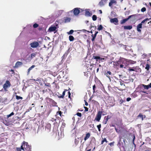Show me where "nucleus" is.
I'll return each mask as SVG.
<instances>
[{
    "instance_id": "1",
    "label": "nucleus",
    "mask_w": 151,
    "mask_h": 151,
    "mask_svg": "<svg viewBox=\"0 0 151 151\" xmlns=\"http://www.w3.org/2000/svg\"><path fill=\"white\" fill-rule=\"evenodd\" d=\"M127 62H128V60L127 59L122 58L119 60L118 61L116 64L117 66H119L120 68H125L128 65Z\"/></svg>"
},
{
    "instance_id": "2",
    "label": "nucleus",
    "mask_w": 151,
    "mask_h": 151,
    "mask_svg": "<svg viewBox=\"0 0 151 151\" xmlns=\"http://www.w3.org/2000/svg\"><path fill=\"white\" fill-rule=\"evenodd\" d=\"M21 148L23 151H30L31 149V146L28 145L27 142H23L21 146Z\"/></svg>"
},
{
    "instance_id": "3",
    "label": "nucleus",
    "mask_w": 151,
    "mask_h": 151,
    "mask_svg": "<svg viewBox=\"0 0 151 151\" xmlns=\"http://www.w3.org/2000/svg\"><path fill=\"white\" fill-rule=\"evenodd\" d=\"M102 113V111H100L98 112L95 119L97 121L99 122L100 121Z\"/></svg>"
},
{
    "instance_id": "4",
    "label": "nucleus",
    "mask_w": 151,
    "mask_h": 151,
    "mask_svg": "<svg viewBox=\"0 0 151 151\" xmlns=\"http://www.w3.org/2000/svg\"><path fill=\"white\" fill-rule=\"evenodd\" d=\"M30 45L31 47L35 48L38 47L39 45V44L37 42H34L30 43Z\"/></svg>"
},
{
    "instance_id": "5",
    "label": "nucleus",
    "mask_w": 151,
    "mask_h": 151,
    "mask_svg": "<svg viewBox=\"0 0 151 151\" xmlns=\"http://www.w3.org/2000/svg\"><path fill=\"white\" fill-rule=\"evenodd\" d=\"M57 27L55 26L52 25L49 28L48 31L49 32H53L56 30Z\"/></svg>"
},
{
    "instance_id": "6",
    "label": "nucleus",
    "mask_w": 151,
    "mask_h": 151,
    "mask_svg": "<svg viewBox=\"0 0 151 151\" xmlns=\"http://www.w3.org/2000/svg\"><path fill=\"white\" fill-rule=\"evenodd\" d=\"M79 8H75L73 9V13L76 16L78 15L80 13Z\"/></svg>"
},
{
    "instance_id": "7",
    "label": "nucleus",
    "mask_w": 151,
    "mask_h": 151,
    "mask_svg": "<svg viewBox=\"0 0 151 151\" xmlns=\"http://www.w3.org/2000/svg\"><path fill=\"white\" fill-rule=\"evenodd\" d=\"M110 21L111 23H114L115 25L117 24V23L118 22V19L116 18H114L111 19Z\"/></svg>"
},
{
    "instance_id": "8",
    "label": "nucleus",
    "mask_w": 151,
    "mask_h": 151,
    "mask_svg": "<svg viewBox=\"0 0 151 151\" xmlns=\"http://www.w3.org/2000/svg\"><path fill=\"white\" fill-rule=\"evenodd\" d=\"M10 85L9 82L8 81H7L4 85V88L5 89H6L8 87H10Z\"/></svg>"
},
{
    "instance_id": "9",
    "label": "nucleus",
    "mask_w": 151,
    "mask_h": 151,
    "mask_svg": "<svg viewBox=\"0 0 151 151\" xmlns=\"http://www.w3.org/2000/svg\"><path fill=\"white\" fill-rule=\"evenodd\" d=\"M105 75L110 80H111V76L112 75V73L111 72L109 71H107V72L105 73Z\"/></svg>"
},
{
    "instance_id": "10",
    "label": "nucleus",
    "mask_w": 151,
    "mask_h": 151,
    "mask_svg": "<svg viewBox=\"0 0 151 151\" xmlns=\"http://www.w3.org/2000/svg\"><path fill=\"white\" fill-rule=\"evenodd\" d=\"M51 127V124L49 123L47 124L45 126V129L47 132H49L50 131Z\"/></svg>"
},
{
    "instance_id": "11",
    "label": "nucleus",
    "mask_w": 151,
    "mask_h": 151,
    "mask_svg": "<svg viewBox=\"0 0 151 151\" xmlns=\"http://www.w3.org/2000/svg\"><path fill=\"white\" fill-rule=\"evenodd\" d=\"M108 0H101L99 2V4L101 6H104Z\"/></svg>"
},
{
    "instance_id": "12",
    "label": "nucleus",
    "mask_w": 151,
    "mask_h": 151,
    "mask_svg": "<svg viewBox=\"0 0 151 151\" xmlns=\"http://www.w3.org/2000/svg\"><path fill=\"white\" fill-rule=\"evenodd\" d=\"M22 65V62L17 61L15 64V67L16 68H17L21 66Z\"/></svg>"
},
{
    "instance_id": "13",
    "label": "nucleus",
    "mask_w": 151,
    "mask_h": 151,
    "mask_svg": "<svg viewBox=\"0 0 151 151\" xmlns=\"http://www.w3.org/2000/svg\"><path fill=\"white\" fill-rule=\"evenodd\" d=\"M142 24H139L137 26V30L139 32H141V30L140 29V28H142Z\"/></svg>"
},
{
    "instance_id": "14",
    "label": "nucleus",
    "mask_w": 151,
    "mask_h": 151,
    "mask_svg": "<svg viewBox=\"0 0 151 151\" xmlns=\"http://www.w3.org/2000/svg\"><path fill=\"white\" fill-rule=\"evenodd\" d=\"M86 11L85 15L87 16H91L92 14H91V13L89 12V9H86L85 10Z\"/></svg>"
},
{
    "instance_id": "15",
    "label": "nucleus",
    "mask_w": 151,
    "mask_h": 151,
    "mask_svg": "<svg viewBox=\"0 0 151 151\" xmlns=\"http://www.w3.org/2000/svg\"><path fill=\"white\" fill-rule=\"evenodd\" d=\"M129 17H130V19L131 18V19L132 21H134L137 19L136 15L135 14L129 16Z\"/></svg>"
},
{
    "instance_id": "16",
    "label": "nucleus",
    "mask_w": 151,
    "mask_h": 151,
    "mask_svg": "<svg viewBox=\"0 0 151 151\" xmlns=\"http://www.w3.org/2000/svg\"><path fill=\"white\" fill-rule=\"evenodd\" d=\"M116 0H111V1L109 3V6L111 7L113 4H116Z\"/></svg>"
},
{
    "instance_id": "17",
    "label": "nucleus",
    "mask_w": 151,
    "mask_h": 151,
    "mask_svg": "<svg viewBox=\"0 0 151 151\" xmlns=\"http://www.w3.org/2000/svg\"><path fill=\"white\" fill-rule=\"evenodd\" d=\"M7 101V99L6 98H2L0 100V102L2 103H6Z\"/></svg>"
},
{
    "instance_id": "18",
    "label": "nucleus",
    "mask_w": 151,
    "mask_h": 151,
    "mask_svg": "<svg viewBox=\"0 0 151 151\" xmlns=\"http://www.w3.org/2000/svg\"><path fill=\"white\" fill-rule=\"evenodd\" d=\"M124 28L125 29L130 30L132 28V27L131 25L125 26H124Z\"/></svg>"
},
{
    "instance_id": "19",
    "label": "nucleus",
    "mask_w": 151,
    "mask_h": 151,
    "mask_svg": "<svg viewBox=\"0 0 151 151\" xmlns=\"http://www.w3.org/2000/svg\"><path fill=\"white\" fill-rule=\"evenodd\" d=\"M70 18L66 17L64 19V22L65 23H66L70 22Z\"/></svg>"
},
{
    "instance_id": "20",
    "label": "nucleus",
    "mask_w": 151,
    "mask_h": 151,
    "mask_svg": "<svg viewBox=\"0 0 151 151\" xmlns=\"http://www.w3.org/2000/svg\"><path fill=\"white\" fill-rule=\"evenodd\" d=\"M90 136V134L89 133H88L86 134L85 137L84 138L85 141H86L88 138H89Z\"/></svg>"
},
{
    "instance_id": "21",
    "label": "nucleus",
    "mask_w": 151,
    "mask_h": 151,
    "mask_svg": "<svg viewBox=\"0 0 151 151\" xmlns=\"http://www.w3.org/2000/svg\"><path fill=\"white\" fill-rule=\"evenodd\" d=\"M130 17H128L127 18L123 19L121 22V24H123L125 23L129 19H130Z\"/></svg>"
},
{
    "instance_id": "22",
    "label": "nucleus",
    "mask_w": 151,
    "mask_h": 151,
    "mask_svg": "<svg viewBox=\"0 0 151 151\" xmlns=\"http://www.w3.org/2000/svg\"><path fill=\"white\" fill-rule=\"evenodd\" d=\"M35 65H32L31 67H30L28 70V74L30 72V71L32 70L33 68L35 67Z\"/></svg>"
},
{
    "instance_id": "23",
    "label": "nucleus",
    "mask_w": 151,
    "mask_h": 151,
    "mask_svg": "<svg viewBox=\"0 0 151 151\" xmlns=\"http://www.w3.org/2000/svg\"><path fill=\"white\" fill-rule=\"evenodd\" d=\"M69 40L70 41H73L74 40V38L73 36L72 35H70L69 37Z\"/></svg>"
},
{
    "instance_id": "24",
    "label": "nucleus",
    "mask_w": 151,
    "mask_h": 151,
    "mask_svg": "<svg viewBox=\"0 0 151 151\" xmlns=\"http://www.w3.org/2000/svg\"><path fill=\"white\" fill-rule=\"evenodd\" d=\"M93 57H94V59H96V60H97L98 59L99 60H102V59L104 60V58H101V57L100 56H93Z\"/></svg>"
},
{
    "instance_id": "25",
    "label": "nucleus",
    "mask_w": 151,
    "mask_h": 151,
    "mask_svg": "<svg viewBox=\"0 0 151 151\" xmlns=\"http://www.w3.org/2000/svg\"><path fill=\"white\" fill-rule=\"evenodd\" d=\"M65 91H63V92L62 95L58 96V97L59 98H63L64 96H65Z\"/></svg>"
},
{
    "instance_id": "26",
    "label": "nucleus",
    "mask_w": 151,
    "mask_h": 151,
    "mask_svg": "<svg viewBox=\"0 0 151 151\" xmlns=\"http://www.w3.org/2000/svg\"><path fill=\"white\" fill-rule=\"evenodd\" d=\"M142 86L145 89L147 90V89H149V88L148 85H145L144 84H142Z\"/></svg>"
},
{
    "instance_id": "27",
    "label": "nucleus",
    "mask_w": 151,
    "mask_h": 151,
    "mask_svg": "<svg viewBox=\"0 0 151 151\" xmlns=\"http://www.w3.org/2000/svg\"><path fill=\"white\" fill-rule=\"evenodd\" d=\"M4 123L6 126H8L10 124V122H9L5 120L3 122Z\"/></svg>"
},
{
    "instance_id": "28",
    "label": "nucleus",
    "mask_w": 151,
    "mask_h": 151,
    "mask_svg": "<svg viewBox=\"0 0 151 151\" xmlns=\"http://www.w3.org/2000/svg\"><path fill=\"white\" fill-rule=\"evenodd\" d=\"M138 116L140 117L141 118L142 120H143V118L145 117V115H143L141 114H139Z\"/></svg>"
},
{
    "instance_id": "29",
    "label": "nucleus",
    "mask_w": 151,
    "mask_h": 151,
    "mask_svg": "<svg viewBox=\"0 0 151 151\" xmlns=\"http://www.w3.org/2000/svg\"><path fill=\"white\" fill-rule=\"evenodd\" d=\"M14 114L13 113V112H12L9 115H7L6 116L7 118H8L10 117V116H11L13 115Z\"/></svg>"
},
{
    "instance_id": "30",
    "label": "nucleus",
    "mask_w": 151,
    "mask_h": 151,
    "mask_svg": "<svg viewBox=\"0 0 151 151\" xmlns=\"http://www.w3.org/2000/svg\"><path fill=\"white\" fill-rule=\"evenodd\" d=\"M149 20V19L148 18H146L145 19L143 20V21H142L140 24H142L144 23L146 21H148Z\"/></svg>"
},
{
    "instance_id": "31",
    "label": "nucleus",
    "mask_w": 151,
    "mask_h": 151,
    "mask_svg": "<svg viewBox=\"0 0 151 151\" xmlns=\"http://www.w3.org/2000/svg\"><path fill=\"white\" fill-rule=\"evenodd\" d=\"M111 117V116H110V115H108L106 116H105L104 117V119H105L106 118V121H108V119H110Z\"/></svg>"
},
{
    "instance_id": "32",
    "label": "nucleus",
    "mask_w": 151,
    "mask_h": 151,
    "mask_svg": "<svg viewBox=\"0 0 151 151\" xmlns=\"http://www.w3.org/2000/svg\"><path fill=\"white\" fill-rule=\"evenodd\" d=\"M92 19L93 21H95L97 19V16L96 15H93L92 17Z\"/></svg>"
},
{
    "instance_id": "33",
    "label": "nucleus",
    "mask_w": 151,
    "mask_h": 151,
    "mask_svg": "<svg viewBox=\"0 0 151 151\" xmlns=\"http://www.w3.org/2000/svg\"><path fill=\"white\" fill-rule=\"evenodd\" d=\"M150 68V65L148 64H147L146 65V66L145 67V69L147 70L148 71Z\"/></svg>"
},
{
    "instance_id": "34",
    "label": "nucleus",
    "mask_w": 151,
    "mask_h": 151,
    "mask_svg": "<svg viewBox=\"0 0 151 151\" xmlns=\"http://www.w3.org/2000/svg\"><path fill=\"white\" fill-rule=\"evenodd\" d=\"M103 29V27L101 25H100L99 26L98 28V29L99 30H101Z\"/></svg>"
},
{
    "instance_id": "35",
    "label": "nucleus",
    "mask_w": 151,
    "mask_h": 151,
    "mask_svg": "<svg viewBox=\"0 0 151 151\" xmlns=\"http://www.w3.org/2000/svg\"><path fill=\"white\" fill-rule=\"evenodd\" d=\"M16 99L17 100H19L20 99H22V97L20 96H19L17 95L16 96Z\"/></svg>"
},
{
    "instance_id": "36",
    "label": "nucleus",
    "mask_w": 151,
    "mask_h": 151,
    "mask_svg": "<svg viewBox=\"0 0 151 151\" xmlns=\"http://www.w3.org/2000/svg\"><path fill=\"white\" fill-rule=\"evenodd\" d=\"M73 32L74 31L73 30H71L69 32H68L67 33L68 35H71L73 33Z\"/></svg>"
},
{
    "instance_id": "37",
    "label": "nucleus",
    "mask_w": 151,
    "mask_h": 151,
    "mask_svg": "<svg viewBox=\"0 0 151 151\" xmlns=\"http://www.w3.org/2000/svg\"><path fill=\"white\" fill-rule=\"evenodd\" d=\"M39 26V25L38 24H37V23H35L33 25V27L34 28H36L38 27Z\"/></svg>"
},
{
    "instance_id": "38",
    "label": "nucleus",
    "mask_w": 151,
    "mask_h": 151,
    "mask_svg": "<svg viewBox=\"0 0 151 151\" xmlns=\"http://www.w3.org/2000/svg\"><path fill=\"white\" fill-rule=\"evenodd\" d=\"M36 53H33L31 54V58H33L35 57L36 55Z\"/></svg>"
},
{
    "instance_id": "39",
    "label": "nucleus",
    "mask_w": 151,
    "mask_h": 151,
    "mask_svg": "<svg viewBox=\"0 0 151 151\" xmlns=\"http://www.w3.org/2000/svg\"><path fill=\"white\" fill-rule=\"evenodd\" d=\"M97 127L98 129V130H99V131H101L100 128L101 127V124H99V125H97Z\"/></svg>"
},
{
    "instance_id": "40",
    "label": "nucleus",
    "mask_w": 151,
    "mask_h": 151,
    "mask_svg": "<svg viewBox=\"0 0 151 151\" xmlns=\"http://www.w3.org/2000/svg\"><path fill=\"white\" fill-rule=\"evenodd\" d=\"M128 70L129 71H134L135 70V68H134V67H133L132 68H129Z\"/></svg>"
},
{
    "instance_id": "41",
    "label": "nucleus",
    "mask_w": 151,
    "mask_h": 151,
    "mask_svg": "<svg viewBox=\"0 0 151 151\" xmlns=\"http://www.w3.org/2000/svg\"><path fill=\"white\" fill-rule=\"evenodd\" d=\"M128 62L131 63L132 64H134V63H136V62L134 61H132L131 60H129Z\"/></svg>"
},
{
    "instance_id": "42",
    "label": "nucleus",
    "mask_w": 151,
    "mask_h": 151,
    "mask_svg": "<svg viewBox=\"0 0 151 151\" xmlns=\"http://www.w3.org/2000/svg\"><path fill=\"white\" fill-rule=\"evenodd\" d=\"M146 11V9L145 7H143L141 9V11L142 12H144Z\"/></svg>"
},
{
    "instance_id": "43",
    "label": "nucleus",
    "mask_w": 151,
    "mask_h": 151,
    "mask_svg": "<svg viewBox=\"0 0 151 151\" xmlns=\"http://www.w3.org/2000/svg\"><path fill=\"white\" fill-rule=\"evenodd\" d=\"M104 142H107V141H106V138H104L102 141V142H101V144H103L104 143Z\"/></svg>"
},
{
    "instance_id": "44",
    "label": "nucleus",
    "mask_w": 151,
    "mask_h": 151,
    "mask_svg": "<svg viewBox=\"0 0 151 151\" xmlns=\"http://www.w3.org/2000/svg\"><path fill=\"white\" fill-rule=\"evenodd\" d=\"M76 114L79 117H81L82 116L81 113L79 112H78Z\"/></svg>"
},
{
    "instance_id": "45",
    "label": "nucleus",
    "mask_w": 151,
    "mask_h": 151,
    "mask_svg": "<svg viewBox=\"0 0 151 151\" xmlns=\"http://www.w3.org/2000/svg\"><path fill=\"white\" fill-rule=\"evenodd\" d=\"M91 37H92V38L91 40L93 42L94 40L96 37H93V34L92 35Z\"/></svg>"
},
{
    "instance_id": "46",
    "label": "nucleus",
    "mask_w": 151,
    "mask_h": 151,
    "mask_svg": "<svg viewBox=\"0 0 151 151\" xmlns=\"http://www.w3.org/2000/svg\"><path fill=\"white\" fill-rule=\"evenodd\" d=\"M62 112L61 111H58L57 112V114H59L60 116H61Z\"/></svg>"
},
{
    "instance_id": "47",
    "label": "nucleus",
    "mask_w": 151,
    "mask_h": 151,
    "mask_svg": "<svg viewBox=\"0 0 151 151\" xmlns=\"http://www.w3.org/2000/svg\"><path fill=\"white\" fill-rule=\"evenodd\" d=\"M21 148H17L16 151H21Z\"/></svg>"
},
{
    "instance_id": "48",
    "label": "nucleus",
    "mask_w": 151,
    "mask_h": 151,
    "mask_svg": "<svg viewBox=\"0 0 151 151\" xmlns=\"http://www.w3.org/2000/svg\"><path fill=\"white\" fill-rule=\"evenodd\" d=\"M93 93H94V92L95 91V88H96V86H95V85H94L93 86Z\"/></svg>"
},
{
    "instance_id": "49",
    "label": "nucleus",
    "mask_w": 151,
    "mask_h": 151,
    "mask_svg": "<svg viewBox=\"0 0 151 151\" xmlns=\"http://www.w3.org/2000/svg\"><path fill=\"white\" fill-rule=\"evenodd\" d=\"M98 33V32H95V33L94 34V35H93V37H96V35Z\"/></svg>"
},
{
    "instance_id": "50",
    "label": "nucleus",
    "mask_w": 151,
    "mask_h": 151,
    "mask_svg": "<svg viewBox=\"0 0 151 151\" xmlns=\"http://www.w3.org/2000/svg\"><path fill=\"white\" fill-rule=\"evenodd\" d=\"M115 130H116V131L117 132L119 133L120 132V130L117 129L116 127L115 128Z\"/></svg>"
},
{
    "instance_id": "51",
    "label": "nucleus",
    "mask_w": 151,
    "mask_h": 151,
    "mask_svg": "<svg viewBox=\"0 0 151 151\" xmlns=\"http://www.w3.org/2000/svg\"><path fill=\"white\" fill-rule=\"evenodd\" d=\"M131 100V98H128L127 99V101H129Z\"/></svg>"
},
{
    "instance_id": "52",
    "label": "nucleus",
    "mask_w": 151,
    "mask_h": 151,
    "mask_svg": "<svg viewBox=\"0 0 151 151\" xmlns=\"http://www.w3.org/2000/svg\"><path fill=\"white\" fill-rule=\"evenodd\" d=\"M45 86H50V84L49 83H47V84H45Z\"/></svg>"
},
{
    "instance_id": "53",
    "label": "nucleus",
    "mask_w": 151,
    "mask_h": 151,
    "mask_svg": "<svg viewBox=\"0 0 151 151\" xmlns=\"http://www.w3.org/2000/svg\"><path fill=\"white\" fill-rule=\"evenodd\" d=\"M133 136V143L134 144V139H135V136L134 135Z\"/></svg>"
},
{
    "instance_id": "54",
    "label": "nucleus",
    "mask_w": 151,
    "mask_h": 151,
    "mask_svg": "<svg viewBox=\"0 0 151 151\" xmlns=\"http://www.w3.org/2000/svg\"><path fill=\"white\" fill-rule=\"evenodd\" d=\"M84 108H85V111H88V109L86 107H84Z\"/></svg>"
},
{
    "instance_id": "55",
    "label": "nucleus",
    "mask_w": 151,
    "mask_h": 151,
    "mask_svg": "<svg viewBox=\"0 0 151 151\" xmlns=\"http://www.w3.org/2000/svg\"><path fill=\"white\" fill-rule=\"evenodd\" d=\"M68 97L69 98H70V96L71 94H70V91H69L68 92Z\"/></svg>"
},
{
    "instance_id": "56",
    "label": "nucleus",
    "mask_w": 151,
    "mask_h": 151,
    "mask_svg": "<svg viewBox=\"0 0 151 151\" xmlns=\"http://www.w3.org/2000/svg\"><path fill=\"white\" fill-rule=\"evenodd\" d=\"M127 47H128V46H125V49L126 50H128V49H127Z\"/></svg>"
},
{
    "instance_id": "57",
    "label": "nucleus",
    "mask_w": 151,
    "mask_h": 151,
    "mask_svg": "<svg viewBox=\"0 0 151 151\" xmlns=\"http://www.w3.org/2000/svg\"><path fill=\"white\" fill-rule=\"evenodd\" d=\"M85 101V105L86 106H87L88 105V103L86 101Z\"/></svg>"
},
{
    "instance_id": "58",
    "label": "nucleus",
    "mask_w": 151,
    "mask_h": 151,
    "mask_svg": "<svg viewBox=\"0 0 151 151\" xmlns=\"http://www.w3.org/2000/svg\"><path fill=\"white\" fill-rule=\"evenodd\" d=\"M81 31H82L83 32H86V31H87V30H86L85 29H83Z\"/></svg>"
},
{
    "instance_id": "59",
    "label": "nucleus",
    "mask_w": 151,
    "mask_h": 151,
    "mask_svg": "<svg viewBox=\"0 0 151 151\" xmlns=\"http://www.w3.org/2000/svg\"><path fill=\"white\" fill-rule=\"evenodd\" d=\"M149 88H151V83L148 85Z\"/></svg>"
},
{
    "instance_id": "60",
    "label": "nucleus",
    "mask_w": 151,
    "mask_h": 151,
    "mask_svg": "<svg viewBox=\"0 0 151 151\" xmlns=\"http://www.w3.org/2000/svg\"><path fill=\"white\" fill-rule=\"evenodd\" d=\"M34 80L35 81H40L39 79L38 78H37L36 80L34 79Z\"/></svg>"
},
{
    "instance_id": "61",
    "label": "nucleus",
    "mask_w": 151,
    "mask_h": 151,
    "mask_svg": "<svg viewBox=\"0 0 151 151\" xmlns=\"http://www.w3.org/2000/svg\"><path fill=\"white\" fill-rule=\"evenodd\" d=\"M99 12H100V13L101 14L102 13V11L101 10H99Z\"/></svg>"
},
{
    "instance_id": "62",
    "label": "nucleus",
    "mask_w": 151,
    "mask_h": 151,
    "mask_svg": "<svg viewBox=\"0 0 151 151\" xmlns=\"http://www.w3.org/2000/svg\"><path fill=\"white\" fill-rule=\"evenodd\" d=\"M107 121H106V120L105 122L104 123V124H106L107 123Z\"/></svg>"
},
{
    "instance_id": "63",
    "label": "nucleus",
    "mask_w": 151,
    "mask_h": 151,
    "mask_svg": "<svg viewBox=\"0 0 151 151\" xmlns=\"http://www.w3.org/2000/svg\"><path fill=\"white\" fill-rule=\"evenodd\" d=\"M99 68H97V70H96L97 72H98L99 71Z\"/></svg>"
},
{
    "instance_id": "64",
    "label": "nucleus",
    "mask_w": 151,
    "mask_h": 151,
    "mask_svg": "<svg viewBox=\"0 0 151 151\" xmlns=\"http://www.w3.org/2000/svg\"><path fill=\"white\" fill-rule=\"evenodd\" d=\"M120 84L121 86H122L123 85V83L121 82H120Z\"/></svg>"
}]
</instances>
